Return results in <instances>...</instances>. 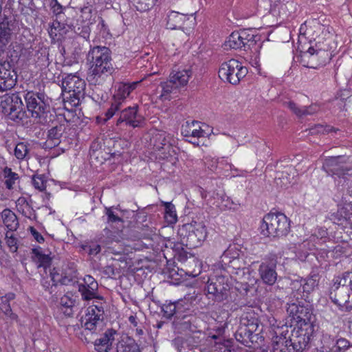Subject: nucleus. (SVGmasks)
Returning a JSON list of instances; mask_svg holds the SVG:
<instances>
[{
  "instance_id": "obj_1",
  "label": "nucleus",
  "mask_w": 352,
  "mask_h": 352,
  "mask_svg": "<svg viewBox=\"0 0 352 352\" xmlns=\"http://www.w3.org/2000/svg\"><path fill=\"white\" fill-rule=\"evenodd\" d=\"M309 283L302 284L301 282L294 281L292 283V289H296V292H293V296L296 298L294 302L287 304V312L289 316L296 320L298 326H305V324H310L315 326L312 319L313 316L310 305L306 301L302 300V294L309 291Z\"/></svg>"
},
{
  "instance_id": "obj_2",
  "label": "nucleus",
  "mask_w": 352,
  "mask_h": 352,
  "mask_svg": "<svg viewBox=\"0 0 352 352\" xmlns=\"http://www.w3.org/2000/svg\"><path fill=\"white\" fill-rule=\"evenodd\" d=\"M87 59L91 64L90 77L96 83H101L114 72L111 63V52L105 46L97 45L91 47Z\"/></svg>"
},
{
  "instance_id": "obj_3",
  "label": "nucleus",
  "mask_w": 352,
  "mask_h": 352,
  "mask_svg": "<svg viewBox=\"0 0 352 352\" xmlns=\"http://www.w3.org/2000/svg\"><path fill=\"white\" fill-rule=\"evenodd\" d=\"M261 230V234L267 237L285 236L290 231V221L283 213H269L264 216Z\"/></svg>"
},
{
  "instance_id": "obj_4",
  "label": "nucleus",
  "mask_w": 352,
  "mask_h": 352,
  "mask_svg": "<svg viewBox=\"0 0 352 352\" xmlns=\"http://www.w3.org/2000/svg\"><path fill=\"white\" fill-rule=\"evenodd\" d=\"M330 298L339 306L349 302L352 298V272H346L334 278Z\"/></svg>"
},
{
  "instance_id": "obj_5",
  "label": "nucleus",
  "mask_w": 352,
  "mask_h": 352,
  "mask_svg": "<svg viewBox=\"0 0 352 352\" xmlns=\"http://www.w3.org/2000/svg\"><path fill=\"white\" fill-rule=\"evenodd\" d=\"M91 300L93 301L92 305L87 308L84 318V327L94 333L100 331L103 326L106 302L104 298L99 294Z\"/></svg>"
},
{
  "instance_id": "obj_6",
  "label": "nucleus",
  "mask_w": 352,
  "mask_h": 352,
  "mask_svg": "<svg viewBox=\"0 0 352 352\" xmlns=\"http://www.w3.org/2000/svg\"><path fill=\"white\" fill-rule=\"evenodd\" d=\"M191 75L192 71L190 69L173 70L170 75V79L160 84L162 89L160 99L170 100L174 95L178 93L180 87L187 85Z\"/></svg>"
},
{
  "instance_id": "obj_7",
  "label": "nucleus",
  "mask_w": 352,
  "mask_h": 352,
  "mask_svg": "<svg viewBox=\"0 0 352 352\" xmlns=\"http://www.w3.org/2000/svg\"><path fill=\"white\" fill-rule=\"evenodd\" d=\"M179 233L182 237V244L189 249L201 245L207 236L206 226L203 223L184 225L179 229Z\"/></svg>"
},
{
  "instance_id": "obj_8",
  "label": "nucleus",
  "mask_w": 352,
  "mask_h": 352,
  "mask_svg": "<svg viewBox=\"0 0 352 352\" xmlns=\"http://www.w3.org/2000/svg\"><path fill=\"white\" fill-rule=\"evenodd\" d=\"M24 98L32 117L41 118L50 111V98L44 92L30 91L24 95Z\"/></svg>"
},
{
  "instance_id": "obj_9",
  "label": "nucleus",
  "mask_w": 352,
  "mask_h": 352,
  "mask_svg": "<svg viewBox=\"0 0 352 352\" xmlns=\"http://www.w3.org/2000/svg\"><path fill=\"white\" fill-rule=\"evenodd\" d=\"M247 67L236 59H230L223 63L219 69V76L232 85H237L248 74Z\"/></svg>"
},
{
  "instance_id": "obj_10",
  "label": "nucleus",
  "mask_w": 352,
  "mask_h": 352,
  "mask_svg": "<svg viewBox=\"0 0 352 352\" xmlns=\"http://www.w3.org/2000/svg\"><path fill=\"white\" fill-rule=\"evenodd\" d=\"M85 81L76 74H67L62 81L63 91L69 94L71 103L74 106L80 104L85 94Z\"/></svg>"
},
{
  "instance_id": "obj_11",
  "label": "nucleus",
  "mask_w": 352,
  "mask_h": 352,
  "mask_svg": "<svg viewBox=\"0 0 352 352\" xmlns=\"http://www.w3.org/2000/svg\"><path fill=\"white\" fill-rule=\"evenodd\" d=\"M305 325L294 328L289 339L285 340V347H289L292 352L302 351L309 342L315 326H311L309 324Z\"/></svg>"
},
{
  "instance_id": "obj_12",
  "label": "nucleus",
  "mask_w": 352,
  "mask_h": 352,
  "mask_svg": "<svg viewBox=\"0 0 352 352\" xmlns=\"http://www.w3.org/2000/svg\"><path fill=\"white\" fill-rule=\"evenodd\" d=\"M230 288L226 276H215L208 279L205 291L208 299L222 302L228 298Z\"/></svg>"
},
{
  "instance_id": "obj_13",
  "label": "nucleus",
  "mask_w": 352,
  "mask_h": 352,
  "mask_svg": "<svg viewBox=\"0 0 352 352\" xmlns=\"http://www.w3.org/2000/svg\"><path fill=\"white\" fill-rule=\"evenodd\" d=\"M23 101L17 93L6 94L0 101V110L10 120L21 119L23 116Z\"/></svg>"
},
{
  "instance_id": "obj_14",
  "label": "nucleus",
  "mask_w": 352,
  "mask_h": 352,
  "mask_svg": "<svg viewBox=\"0 0 352 352\" xmlns=\"http://www.w3.org/2000/svg\"><path fill=\"white\" fill-rule=\"evenodd\" d=\"M342 160V156L330 157L324 160L322 167L327 174L337 175L338 180H340V178L352 175V170L346 166L345 161Z\"/></svg>"
},
{
  "instance_id": "obj_15",
  "label": "nucleus",
  "mask_w": 352,
  "mask_h": 352,
  "mask_svg": "<svg viewBox=\"0 0 352 352\" xmlns=\"http://www.w3.org/2000/svg\"><path fill=\"white\" fill-rule=\"evenodd\" d=\"M138 105L127 107L121 109L120 117L117 120L116 126L121 128L129 126L133 128L141 126L144 118L138 113Z\"/></svg>"
},
{
  "instance_id": "obj_16",
  "label": "nucleus",
  "mask_w": 352,
  "mask_h": 352,
  "mask_svg": "<svg viewBox=\"0 0 352 352\" xmlns=\"http://www.w3.org/2000/svg\"><path fill=\"white\" fill-rule=\"evenodd\" d=\"M321 342L322 349H329L331 352H352V344L344 338L336 339L326 333L322 336Z\"/></svg>"
},
{
  "instance_id": "obj_17",
  "label": "nucleus",
  "mask_w": 352,
  "mask_h": 352,
  "mask_svg": "<svg viewBox=\"0 0 352 352\" xmlns=\"http://www.w3.org/2000/svg\"><path fill=\"white\" fill-rule=\"evenodd\" d=\"M17 75L8 61H0V91L12 89L16 85Z\"/></svg>"
},
{
  "instance_id": "obj_18",
  "label": "nucleus",
  "mask_w": 352,
  "mask_h": 352,
  "mask_svg": "<svg viewBox=\"0 0 352 352\" xmlns=\"http://www.w3.org/2000/svg\"><path fill=\"white\" fill-rule=\"evenodd\" d=\"M174 344L179 352H213L211 347L205 345H197L195 337H188L186 339L177 338L174 340Z\"/></svg>"
},
{
  "instance_id": "obj_19",
  "label": "nucleus",
  "mask_w": 352,
  "mask_h": 352,
  "mask_svg": "<svg viewBox=\"0 0 352 352\" xmlns=\"http://www.w3.org/2000/svg\"><path fill=\"white\" fill-rule=\"evenodd\" d=\"M302 61L305 62V59L311 58L313 62H318V65H324L331 60V54L328 49H322L320 45L316 43V45L309 47L307 52H305L301 56Z\"/></svg>"
},
{
  "instance_id": "obj_20",
  "label": "nucleus",
  "mask_w": 352,
  "mask_h": 352,
  "mask_svg": "<svg viewBox=\"0 0 352 352\" xmlns=\"http://www.w3.org/2000/svg\"><path fill=\"white\" fill-rule=\"evenodd\" d=\"M182 133L184 137L190 138L188 142L196 146L199 145V139L206 135L197 121L186 122L182 126Z\"/></svg>"
},
{
  "instance_id": "obj_21",
  "label": "nucleus",
  "mask_w": 352,
  "mask_h": 352,
  "mask_svg": "<svg viewBox=\"0 0 352 352\" xmlns=\"http://www.w3.org/2000/svg\"><path fill=\"white\" fill-rule=\"evenodd\" d=\"M276 265V261L273 259L270 262H263L259 265V275L264 283L272 285L276 283L277 279Z\"/></svg>"
},
{
  "instance_id": "obj_22",
  "label": "nucleus",
  "mask_w": 352,
  "mask_h": 352,
  "mask_svg": "<svg viewBox=\"0 0 352 352\" xmlns=\"http://www.w3.org/2000/svg\"><path fill=\"white\" fill-rule=\"evenodd\" d=\"M65 129L64 124H58L49 129L47 140L43 144V148L45 149H51L58 146L61 142V138Z\"/></svg>"
},
{
  "instance_id": "obj_23",
  "label": "nucleus",
  "mask_w": 352,
  "mask_h": 352,
  "mask_svg": "<svg viewBox=\"0 0 352 352\" xmlns=\"http://www.w3.org/2000/svg\"><path fill=\"white\" fill-rule=\"evenodd\" d=\"M116 333V331L112 329H107L101 338L96 340L95 350L97 352H109L114 340Z\"/></svg>"
},
{
  "instance_id": "obj_24",
  "label": "nucleus",
  "mask_w": 352,
  "mask_h": 352,
  "mask_svg": "<svg viewBox=\"0 0 352 352\" xmlns=\"http://www.w3.org/2000/svg\"><path fill=\"white\" fill-rule=\"evenodd\" d=\"M189 19L188 14H184L176 11H170L167 14L166 27L170 30H180L184 23Z\"/></svg>"
},
{
  "instance_id": "obj_25",
  "label": "nucleus",
  "mask_w": 352,
  "mask_h": 352,
  "mask_svg": "<svg viewBox=\"0 0 352 352\" xmlns=\"http://www.w3.org/2000/svg\"><path fill=\"white\" fill-rule=\"evenodd\" d=\"M197 318L192 315L184 316L182 318H177L174 322L175 329L179 332H185L187 331L191 332L197 331Z\"/></svg>"
},
{
  "instance_id": "obj_26",
  "label": "nucleus",
  "mask_w": 352,
  "mask_h": 352,
  "mask_svg": "<svg viewBox=\"0 0 352 352\" xmlns=\"http://www.w3.org/2000/svg\"><path fill=\"white\" fill-rule=\"evenodd\" d=\"M247 37L246 30L233 32L226 41L225 46L235 50L245 49L244 39Z\"/></svg>"
},
{
  "instance_id": "obj_27",
  "label": "nucleus",
  "mask_w": 352,
  "mask_h": 352,
  "mask_svg": "<svg viewBox=\"0 0 352 352\" xmlns=\"http://www.w3.org/2000/svg\"><path fill=\"white\" fill-rule=\"evenodd\" d=\"M338 186H341L342 191V200L346 204L352 203V175L340 178L337 181Z\"/></svg>"
},
{
  "instance_id": "obj_28",
  "label": "nucleus",
  "mask_w": 352,
  "mask_h": 352,
  "mask_svg": "<svg viewBox=\"0 0 352 352\" xmlns=\"http://www.w3.org/2000/svg\"><path fill=\"white\" fill-rule=\"evenodd\" d=\"M287 107L298 117L313 115L320 109L319 106L316 104L299 107L296 103L292 101L287 103Z\"/></svg>"
},
{
  "instance_id": "obj_29",
  "label": "nucleus",
  "mask_w": 352,
  "mask_h": 352,
  "mask_svg": "<svg viewBox=\"0 0 352 352\" xmlns=\"http://www.w3.org/2000/svg\"><path fill=\"white\" fill-rule=\"evenodd\" d=\"M138 84V82H133L132 83H122L119 85L116 93L113 96V99L122 101L123 104L126 97L136 88Z\"/></svg>"
},
{
  "instance_id": "obj_30",
  "label": "nucleus",
  "mask_w": 352,
  "mask_h": 352,
  "mask_svg": "<svg viewBox=\"0 0 352 352\" xmlns=\"http://www.w3.org/2000/svg\"><path fill=\"white\" fill-rule=\"evenodd\" d=\"M12 38V31L8 23H0V54L3 53Z\"/></svg>"
},
{
  "instance_id": "obj_31",
  "label": "nucleus",
  "mask_w": 352,
  "mask_h": 352,
  "mask_svg": "<svg viewBox=\"0 0 352 352\" xmlns=\"http://www.w3.org/2000/svg\"><path fill=\"white\" fill-rule=\"evenodd\" d=\"M1 217L4 225L8 229V232L16 230L19 226V221L16 214L10 209H5L1 213Z\"/></svg>"
},
{
  "instance_id": "obj_32",
  "label": "nucleus",
  "mask_w": 352,
  "mask_h": 352,
  "mask_svg": "<svg viewBox=\"0 0 352 352\" xmlns=\"http://www.w3.org/2000/svg\"><path fill=\"white\" fill-rule=\"evenodd\" d=\"M294 171V169L292 166L287 167L285 170L278 171L275 177L276 184L280 185V187H287L293 179L289 174V172L292 173Z\"/></svg>"
},
{
  "instance_id": "obj_33",
  "label": "nucleus",
  "mask_w": 352,
  "mask_h": 352,
  "mask_svg": "<svg viewBox=\"0 0 352 352\" xmlns=\"http://www.w3.org/2000/svg\"><path fill=\"white\" fill-rule=\"evenodd\" d=\"M254 332L253 331H250V329L247 328L245 325H243L240 323L239 327L235 333V337L237 341L245 344L248 343V341L253 342V333Z\"/></svg>"
},
{
  "instance_id": "obj_34",
  "label": "nucleus",
  "mask_w": 352,
  "mask_h": 352,
  "mask_svg": "<svg viewBox=\"0 0 352 352\" xmlns=\"http://www.w3.org/2000/svg\"><path fill=\"white\" fill-rule=\"evenodd\" d=\"M98 286H95L94 284L92 287L78 285V292L80 293L82 299L85 301H89L96 298L98 294Z\"/></svg>"
},
{
  "instance_id": "obj_35",
  "label": "nucleus",
  "mask_w": 352,
  "mask_h": 352,
  "mask_svg": "<svg viewBox=\"0 0 352 352\" xmlns=\"http://www.w3.org/2000/svg\"><path fill=\"white\" fill-rule=\"evenodd\" d=\"M32 254L39 263L38 267H43L46 270L47 267L50 266L52 258L50 254L43 253L41 248L38 247L32 249Z\"/></svg>"
},
{
  "instance_id": "obj_36",
  "label": "nucleus",
  "mask_w": 352,
  "mask_h": 352,
  "mask_svg": "<svg viewBox=\"0 0 352 352\" xmlns=\"http://www.w3.org/2000/svg\"><path fill=\"white\" fill-rule=\"evenodd\" d=\"M165 207L164 218L168 224H173L177 221L175 206L170 202L162 201Z\"/></svg>"
},
{
  "instance_id": "obj_37",
  "label": "nucleus",
  "mask_w": 352,
  "mask_h": 352,
  "mask_svg": "<svg viewBox=\"0 0 352 352\" xmlns=\"http://www.w3.org/2000/svg\"><path fill=\"white\" fill-rule=\"evenodd\" d=\"M240 323L245 325V327L250 329L254 333L258 331L259 328V321L256 317L252 315L246 314L241 318Z\"/></svg>"
},
{
  "instance_id": "obj_38",
  "label": "nucleus",
  "mask_w": 352,
  "mask_h": 352,
  "mask_svg": "<svg viewBox=\"0 0 352 352\" xmlns=\"http://www.w3.org/2000/svg\"><path fill=\"white\" fill-rule=\"evenodd\" d=\"M3 175L6 179V188L9 190L13 189L16 181L19 179L18 174L12 172L11 168L6 167L3 170Z\"/></svg>"
},
{
  "instance_id": "obj_39",
  "label": "nucleus",
  "mask_w": 352,
  "mask_h": 352,
  "mask_svg": "<svg viewBox=\"0 0 352 352\" xmlns=\"http://www.w3.org/2000/svg\"><path fill=\"white\" fill-rule=\"evenodd\" d=\"M76 300L72 298V295L67 293L64 295L60 301V304L62 307L67 309L65 311V314L69 316L73 315L72 308L75 305Z\"/></svg>"
},
{
  "instance_id": "obj_40",
  "label": "nucleus",
  "mask_w": 352,
  "mask_h": 352,
  "mask_svg": "<svg viewBox=\"0 0 352 352\" xmlns=\"http://www.w3.org/2000/svg\"><path fill=\"white\" fill-rule=\"evenodd\" d=\"M116 352H140V349L134 342L127 343L121 340L117 344Z\"/></svg>"
},
{
  "instance_id": "obj_41",
  "label": "nucleus",
  "mask_w": 352,
  "mask_h": 352,
  "mask_svg": "<svg viewBox=\"0 0 352 352\" xmlns=\"http://www.w3.org/2000/svg\"><path fill=\"white\" fill-rule=\"evenodd\" d=\"M351 213L344 207L339 208L336 213L332 214V219L335 221L338 220L337 223H342L344 221H346L350 219Z\"/></svg>"
},
{
  "instance_id": "obj_42",
  "label": "nucleus",
  "mask_w": 352,
  "mask_h": 352,
  "mask_svg": "<svg viewBox=\"0 0 352 352\" xmlns=\"http://www.w3.org/2000/svg\"><path fill=\"white\" fill-rule=\"evenodd\" d=\"M47 179L44 175H34L32 178V184L33 186L40 190L43 191L46 188Z\"/></svg>"
},
{
  "instance_id": "obj_43",
  "label": "nucleus",
  "mask_w": 352,
  "mask_h": 352,
  "mask_svg": "<svg viewBox=\"0 0 352 352\" xmlns=\"http://www.w3.org/2000/svg\"><path fill=\"white\" fill-rule=\"evenodd\" d=\"M122 107V101L113 99L110 108L105 113V120L111 119L116 112L121 111Z\"/></svg>"
},
{
  "instance_id": "obj_44",
  "label": "nucleus",
  "mask_w": 352,
  "mask_h": 352,
  "mask_svg": "<svg viewBox=\"0 0 352 352\" xmlns=\"http://www.w3.org/2000/svg\"><path fill=\"white\" fill-rule=\"evenodd\" d=\"M29 152L28 146L25 142L18 143L14 148V155L18 160H23Z\"/></svg>"
},
{
  "instance_id": "obj_45",
  "label": "nucleus",
  "mask_w": 352,
  "mask_h": 352,
  "mask_svg": "<svg viewBox=\"0 0 352 352\" xmlns=\"http://www.w3.org/2000/svg\"><path fill=\"white\" fill-rule=\"evenodd\" d=\"M162 309L163 311L164 317L168 319L171 318V317L174 315H176V316L178 317L177 312V305L175 306L173 302L164 305L162 307Z\"/></svg>"
},
{
  "instance_id": "obj_46",
  "label": "nucleus",
  "mask_w": 352,
  "mask_h": 352,
  "mask_svg": "<svg viewBox=\"0 0 352 352\" xmlns=\"http://www.w3.org/2000/svg\"><path fill=\"white\" fill-rule=\"evenodd\" d=\"M156 1L157 0H138L135 6L138 11L145 12L153 8Z\"/></svg>"
},
{
  "instance_id": "obj_47",
  "label": "nucleus",
  "mask_w": 352,
  "mask_h": 352,
  "mask_svg": "<svg viewBox=\"0 0 352 352\" xmlns=\"http://www.w3.org/2000/svg\"><path fill=\"white\" fill-rule=\"evenodd\" d=\"M82 249L86 251L89 255L96 256L101 251V245L96 242H90L87 244L82 245Z\"/></svg>"
},
{
  "instance_id": "obj_48",
  "label": "nucleus",
  "mask_w": 352,
  "mask_h": 352,
  "mask_svg": "<svg viewBox=\"0 0 352 352\" xmlns=\"http://www.w3.org/2000/svg\"><path fill=\"white\" fill-rule=\"evenodd\" d=\"M78 283V279L75 272L67 274L65 273L60 276V285H74Z\"/></svg>"
},
{
  "instance_id": "obj_49",
  "label": "nucleus",
  "mask_w": 352,
  "mask_h": 352,
  "mask_svg": "<svg viewBox=\"0 0 352 352\" xmlns=\"http://www.w3.org/2000/svg\"><path fill=\"white\" fill-rule=\"evenodd\" d=\"M246 36L248 37L244 39L245 50L247 49H252L254 45H256L257 42V40L256 39L257 36L252 33L251 30H246Z\"/></svg>"
},
{
  "instance_id": "obj_50",
  "label": "nucleus",
  "mask_w": 352,
  "mask_h": 352,
  "mask_svg": "<svg viewBox=\"0 0 352 352\" xmlns=\"http://www.w3.org/2000/svg\"><path fill=\"white\" fill-rule=\"evenodd\" d=\"M6 243L12 252H16L18 250L17 240L13 236L12 232H7L6 234Z\"/></svg>"
},
{
  "instance_id": "obj_51",
  "label": "nucleus",
  "mask_w": 352,
  "mask_h": 352,
  "mask_svg": "<svg viewBox=\"0 0 352 352\" xmlns=\"http://www.w3.org/2000/svg\"><path fill=\"white\" fill-rule=\"evenodd\" d=\"M239 256V254L237 251H236L235 248H229L228 250L224 251L222 255V261L226 262L228 258H230L228 262H231V259L234 260L237 258Z\"/></svg>"
},
{
  "instance_id": "obj_52",
  "label": "nucleus",
  "mask_w": 352,
  "mask_h": 352,
  "mask_svg": "<svg viewBox=\"0 0 352 352\" xmlns=\"http://www.w3.org/2000/svg\"><path fill=\"white\" fill-rule=\"evenodd\" d=\"M333 131H336L334 128L330 126H324L322 124H317L310 129V133L311 134L316 133H329Z\"/></svg>"
},
{
  "instance_id": "obj_53",
  "label": "nucleus",
  "mask_w": 352,
  "mask_h": 352,
  "mask_svg": "<svg viewBox=\"0 0 352 352\" xmlns=\"http://www.w3.org/2000/svg\"><path fill=\"white\" fill-rule=\"evenodd\" d=\"M0 311L8 316H11L13 314L10 302L8 301L6 298H0Z\"/></svg>"
},
{
  "instance_id": "obj_54",
  "label": "nucleus",
  "mask_w": 352,
  "mask_h": 352,
  "mask_svg": "<svg viewBox=\"0 0 352 352\" xmlns=\"http://www.w3.org/2000/svg\"><path fill=\"white\" fill-rule=\"evenodd\" d=\"M285 338H278V336L274 337L272 338L273 344H274L273 346V352H292V349L289 347H284L279 349L278 347V343L280 342V340H284Z\"/></svg>"
},
{
  "instance_id": "obj_55",
  "label": "nucleus",
  "mask_w": 352,
  "mask_h": 352,
  "mask_svg": "<svg viewBox=\"0 0 352 352\" xmlns=\"http://www.w3.org/2000/svg\"><path fill=\"white\" fill-rule=\"evenodd\" d=\"M233 201L227 196H222L221 197V202L219 203V207L221 210H226L232 208Z\"/></svg>"
},
{
  "instance_id": "obj_56",
  "label": "nucleus",
  "mask_w": 352,
  "mask_h": 352,
  "mask_svg": "<svg viewBox=\"0 0 352 352\" xmlns=\"http://www.w3.org/2000/svg\"><path fill=\"white\" fill-rule=\"evenodd\" d=\"M60 276L61 274L58 273V270L56 268L50 270V280L53 283L54 285L57 286L58 283L60 284Z\"/></svg>"
},
{
  "instance_id": "obj_57",
  "label": "nucleus",
  "mask_w": 352,
  "mask_h": 352,
  "mask_svg": "<svg viewBox=\"0 0 352 352\" xmlns=\"http://www.w3.org/2000/svg\"><path fill=\"white\" fill-rule=\"evenodd\" d=\"M41 285L45 291H47L50 294H52L54 292V288L56 286L53 285V283H50V280H48L47 278H43L41 280Z\"/></svg>"
},
{
  "instance_id": "obj_58",
  "label": "nucleus",
  "mask_w": 352,
  "mask_h": 352,
  "mask_svg": "<svg viewBox=\"0 0 352 352\" xmlns=\"http://www.w3.org/2000/svg\"><path fill=\"white\" fill-rule=\"evenodd\" d=\"M103 232L107 236V237L105 239H104L103 237H100L99 239V241L101 243L109 244V243L112 242L114 240V238L112 237V232L110 230H109L108 228H105L104 229Z\"/></svg>"
},
{
  "instance_id": "obj_59",
  "label": "nucleus",
  "mask_w": 352,
  "mask_h": 352,
  "mask_svg": "<svg viewBox=\"0 0 352 352\" xmlns=\"http://www.w3.org/2000/svg\"><path fill=\"white\" fill-rule=\"evenodd\" d=\"M106 214L108 217L109 222H117L122 221V219L117 215H116L111 208H106Z\"/></svg>"
},
{
  "instance_id": "obj_60",
  "label": "nucleus",
  "mask_w": 352,
  "mask_h": 352,
  "mask_svg": "<svg viewBox=\"0 0 352 352\" xmlns=\"http://www.w3.org/2000/svg\"><path fill=\"white\" fill-rule=\"evenodd\" d=\"M102 272L108 277L112 278L117 274V270L113 265H107L103 268Z\"/></svg>"
},
{
  "instance_id": "obj_61",
  "label": "nucleus",
  "mask_w": 352,
  "mask_h": 352,
  "mask_svg": "<svg viewBox=\"0 0 352 352\" xmlns=\"http://www.w3.org/2000/svg\"><path fill=\"white\" fill-rule=\"evenodd\" d=\"M75 32L78 34L81 37L87 39L89 37L90 28H89V26L85 25L82 27V30H80V32L75 30Z\"/></svg>"
},
{
  "instance_id": "obj_62",
  "label": "nucleus",
  "mask_w": 352,
  "mask_h": 352,
  "mask_svg": "<svg viewBox=\"0 0 352 352\" xmlns=\"http://www.w3.org/2000/svg\"><path fill=\"white\" fill-rule=\"evenodd\" d=\"M94 284L95 285V286H98V283L91 276L86 275L84 278V284L82 285L92 287Z\"/></svg>"
},
{
  "instance_id": "obj_63",
  "label": "nucleus",
  "mask_w": 352,
  "mask_h": 352,
  "mask_svg": "<svg viewBox=\"0 0 352 352\" xmlns=\"http://www.w3.org/2000/svg\"><path fill=\"white\" fill-rule=\"evenodd\" d=\"M30 230L32 236L37 242L41 243L44 241V238L36 229L33 227H30Z\"/></svg>"
},
{
  "instance_id": "obj_64",
  "label": "nucleus",
  "mask_w": 352,
  "mask_h": 352,
  "mask_svg": "<svg viewBox=\"0 0 352 352\" xmlns=\"http://www.w3.org/2000/svg\"><path fill=\"white\" fill-rule=\"evenodd\" d=\"M129 321L133 327H138L139 325V320L136 315H131L129 317Z\"/></svg>"
}]
</instances>
